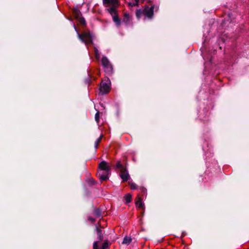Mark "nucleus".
<instances>
[{"label": "nucleus", "instance_id": "nucleus-21", "mask_svg": "<svg viewBox=\"0 0 249 249\" xmlns=\"http://www.w3.org/2000/svg\"><path fill=\"white\" fill-rule=\"evenodd\" d=\"M94 52L95 57L97 59H98L100 57V53H99V52L98 49L95 47H94Z\"/></svg>", "mask_w": 249, "mask_h": 249}, {"label": "nucleus", "instance_id": "nucleus-6", "mask_svg": "<svg viewBox=\"0 0 249 249\" xmlns=\"http://www.w3.org/2000/svg\"><path fill=\"white\" fill-rule=\"evenodd\" d=\"M154 5L149 7L148 6H145L143 9V15L149 19H152L154 15Z\"/></svg>", "mask_w": 249, "mask_h": 249}, {"label": "nucleus", "instance_id": "nucleus-9", "mask_svg": "<svg viewBox=\"0 0 249 249\" xmlns=\"http://www.w3.org/2000/svg\"><path fill=\"white\" fill-rule=\"evenodd\" d=\"M109 173H107V174H103V173L101 171H98L97 175L100 180L101 182L103 181H106L109 178L108 177V175Z\"/></svg>", "mask_w": 249, "mask_h": 249}, {"label": "nucleus", "instance_id": "nucleus-17", "mask_svg": "<svg viewBox=\"0 0 249 249\" xmlns=\"http://www.w3.org/2000/svg\"><path fill=\"white\" fill-rule=\"evenodd\" d=\"M109 248V241L108 240H105L102 244L100 249H108Z\"/></svg>", "mask_w": 249, "mask_h": 249}, {"label": "nucleus", "instance_id": "nucleus-19", "mask_svg": "<svg viewBox=\"0 0 249 249\" xmlns=\"http://www.w3.org/2000/svg\"><path fill=\"white\" fill-rule=\"evenodd\" d=\"M103 137V135H101L95 142H94V147L96 149H97L98 147L99 143L101 141V140Z\"/></svg>", "mask_w": 249, "mask_h": 249}, {"label": "nucleus", "instance_id": "nucleus-25", "mask_svg": "<svg viewBox=\"0 0 249 249\" xmlns=\"http://www.w3.org/2000/svg\"><path fill=\"white\" fill-rule=\"evenodd\" d=\"M93 249H99L98 248V241H95L93 244Z\"/></svg>", "mask_w": 249, "mask_h": 249}, {"label": "nucleus", "instance_id": "nucleus-14", "mask_svg": "<svg viewBox=\"0 0 249 249\" xmlns=\"http://www.w3.org/2000/svg\"><path fill=\"white\" fill-rule=\"evenodd\" d=\"M102 209L100 208L94 209L93 214L96 217H100L102 215Z\"/></svg>", "mask_w": 249, "mask_h": 249}, {"label": "nucleus", "instance_id": "nucleus-3", "mask_svg": "<svg viewBox=\"0 0 249 249\" xmlns=\"http://www.w3.org/2000/svg\"><path fill=\"white\" fill-rule=\"evenodd\" d=\"M77 36L81 41L83 43H84L85 44H93L92 40L93 36L89 32H84L81 34L77 33Z\"/></svg>", "mask_w": 249, "mask_h": 249}, {"label": "nucleus", "instance_id": "nucleus-23", "mask_svg": "<svg viewBox=\"0 0 249 249\" xmlns=\"http://www.w3.org/2000/svg\"><path fill=\"white\" fill-rule=\"evenodd\" d=\"M99 112L97 111L95 115V120L97 123L99 122Z\"/></svg>", "mask_w": 249, "mask_h": 249}, {"label": "nucleus", "instance_id": "nucleus-4", "mask_svg": "<svg viewBox=\"0 0 249 249\" xmlns=\"http://www.w3.org/2000/svg\"><path fill=\"white\" fill-rule=\"evenodd\" d=\"M72 15L75 18L78 20L80 23L82 25H86V22L85 18L82 17V14L80 11L77 8H74L72 9Z\"/></svg>", "mask_w": 249, "mask_h": 249}, {"label": "nucleus", "instance_id": "nucleus-2", "mask_svg": "<svg viewBox=\"0 0 249 249\" xmlns=\"http://www.w3.org/2000/svg\"><path fill=\"white\" fill-rule=\"evenodd\" d=\"M116 168L119 169L120 171V177L123 181L126 182L130 178V176L125 167L124 166L120 161H118L116 163Z\"/></svg>", "mask_w": 249, "mask_h": 249}, {"label": "nucleus", "instance_id": "nucleus-11", "mask_svg": "<svg viewBox=\"0 0 249 249\" xmlns=\"http://www.w3.org/2000/svg\"><path fill=\"white\" fill-rule=\"evenodd\" d=\"M130 17L128 13H125L124 15L123 22L126 25H128L130 22Z\"/></svg>", "mask_w": 249, "mask_h": 249}, {"label": "nucleus", "instance_id": "nucleus-8", "mask_svg": "<svg viewBox=\"0 0 249 249\" xmlns=\"http://www.w3.org/2000/svg\"><path fill=\"white\" fill-rule=\"evenodd\" d=\"M99 227H101V225L99 223H98L95 226V230L97 231V238L99 241H103L104 240V235L102 233V230L99 228Z\"/></svg>", "mask_w": 249, "mask_h": 249}, {"label": "nucleus", "instance_id": "nucleus-10", "mask_svg": "<svg viewBox=\"0 0 249 249\" xmlns=\"http://www.w3.org/2000/svg\"><path fill=\"white\" fill-rule=\"evenodd\" d=\"M101 62L104 68L112 65L106 56H103L101 59Z\"/></svg>", "mask_w": 249, "mask_h": 249}, {"label": "nucleus", "instance_id": "nucleus-20", "mask_svg": "<svg viewBox=\"0 0 249 249\" xmlns=\"http://www.w3.org/2000/svg\"><path fill=\"white\" fill-rule=\"evenodd\" d=\"M129 184L130 185V188L132 190L139 189V186H137L134 182H129Z\"/></svg>", "mask_w": 249, "mask_h": 249}, {"label": "nucleus", "instance_id": "nucleus-28", "mask_svg": "<svg viewBox=\"0 0 249 249\" xmlns=\"http://www.w3.org/2000/svg\"><path fill=\"white\" fill-rule=\"evenodd\" d=\"M74 29L75 30V31H76L77 29H76V27L75 25H74Z\"/></svg>", "mask_w": 249, "mask_h": 249}, {"label": "nucleus", "instance_id": "nucleus-16", "mask_svg": "<svg viewBox=\"0 0 249 249\" xmlns=\"http://www.w3.org/2000/svg\"><path fill=\"white\" fill-rule=\"evenodd\" d=\"M124 198L125 201V203H129L131 201L132 196L130 194H127L124 196Z\"/></svg>", "mask_w": 249, "mask_h": 249}, {"label": "nucleus", "instance_id": "nucleus-5", "mask_svg": "<svg viewBox=\"0 0 249 249\" xmlns=\"http://www.w3.org/2000/svg\"><path fill=\"white\" fill-rule=\"evenodd\" d=\"M110 81H109L107 83L102 81L100 84V86L99 88L100 93L101 94L108 93L110 89Z\"/></svg>", "mask_w": 249, "mask_h": 249}, {"label": "nucleus", "instance_id": "nucleus-13", "mask_svg": "<svg viewBox=\"0 0 249 249\" xmlns=\"http://www.w3.org/2000/svg\"><path fill=\"white\" fill-rule=\"evenodd\" d=\"M104 69L105 72L108 75H110L113 73V67L112 65L108 66V67L105 68Z\"/></svg>", "mask_w": 249, "mask_h": 249}, {"label": "nucleus", "instance_id": "nucleus-1", "mask_svg": "<svg viewBox=\"0 0 249 249\" xmlns=\"http://www.w3.org/2000/svg\"><path fill=\"white\" fill-rule=\"evenodd\" d=\"M103 4L105 7L110 6L107 11L111 15L113 21L117 26H120L121 23V19L118 16L116 9L119 6L118 0H103Z\"/></svg>", "mask_w": 249, "mask_h": 249}, {"label": "nucleus", "instance_id": "nucleus-22", "mask_svg": "<svg viewBox=\"0 0 249 249\" xmlns=\"http://www.w3.org/2000/svg\"><path fill=\"white\" fill-rule=\"evenodd\" d=\"M139 0H135V3H129L128 5L131 7L138 6Z\"/></svg>", "mask_w": 249, "mask_h": 249}, {"label": "nucleus", "instance_id": "nucleus-27", "mask_svg": "<svg viewBox=\"0 0 249 249\" xmlns=\"http://www.w3.org/2000/svg\"><path fill=\"white\" fill-rule=\"evenodd\" d=\"M89 220H90L91 221H92V222H94V221H95V219H94V218L89 217Z\"/></svg>", "mask_w": 249, "mask_h": 249}, {"label": "nucleus", "instance_id": "nucleus-15", "mask_svg": "<svg viewBox=\"0 0 249 249\" xmlns=\"http://www.w3.org/2000/svg\"><path fill=\"white\" fill-rule=\"evenodd\" d=\"M131 241H132V238L131 237L125 236L124 238L123 241L122 242V244L129 245L131 243Z\"/></svg>", "mask_w": 249, "mask_h": 249}, {"label": "nucleus", "instance_id": "nucleus-24", "mask_svg": "<svg viewBox=\"0 0 249 249\" xmlns=\"http://www.w3.org/2000/svg\"><path fill=\"white\" fill-rule=\"evenodd\" d=\"M88 183L90 185H93L95 184V181L93 178H90L88 180Z\"/></svg>", "mask_w": 249, "mask_h": 249}, {"label": "nucleus", "instance_id": "nucleus-18", "mask_svg": "<svg viewBox=\"0 0 249 249\" xmlns=\"http://www.w3.org/2000/svg\"><path fill=\"white\" fill-rule=\"evenodd\" d=\"M143 15V10H142L141 9H137L136 11V16L137 17V18L139 19L141 17V16L142 15Z\"/></svg>", "mask_w": 249, "mask_h": 249}, {"label": "nucleus", "instance_id": "nucleus-7", "mask_svg": "<svg viewBox=\"0 0 249 249\" xmlns=\"http://www.w3.org/2000/svg\"><path fill=\"white\" fill-rule=\"evenodd\" d=\"M98 168L100 171H105L107 173H109L110 172V167L108 165L107 163L105 161H102L98 165Z\"/></svg>", "mask_w": 249, "mask_h": 249}, {"label": "nucleus", "instance_id": "nucleus-12", "mask_svg": "<svg viewBox=\"0 0 249 249\" xmlns=\"http://www.w3.org/2000/svg\"><path fill=\"white\" fill-rule=\"evenodd\" d=\"M136 204L138 205L139 209H144V205L142 202V200L141 198L139 197L138 200L136 201Z\"/></svg>", "mask_w": 249, "mask_h": 249}, {"label": "nucleus", "instance_id": "nucleus-26", "mask_svg": "<svg viewBox=\"0 0 249 249\" xmlns=\"http://www.w3.org/2000/svg\"><path fill=\"white\" fill-rule=\"evenodd\" d=\"M139 189L140 190V191L143 194L146 193V189L145 188L143 187H139Z\"/></svg>", "mask_w": 249, "mask_h": 249}]
</instances>
